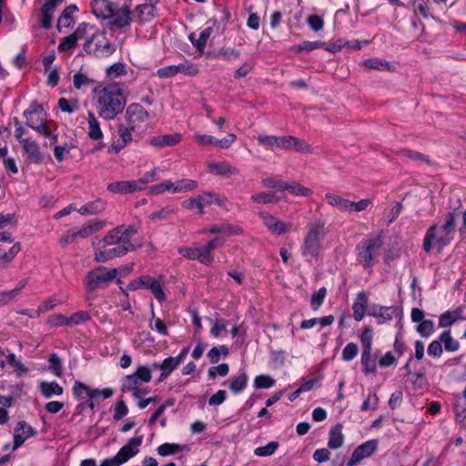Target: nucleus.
<instances>
[{
  "label": "nucleus",
  "mask_w": 466,
  "mask_h": 466,
  "mask_svg": "<svg viewBox=\"0 0 466 466\" xmlns=\"http://www.w3.org/2000/svg\"><path fill=\"white\" fill-rule=\"evenodd\" d=\"M135 226L126 227L120 225L109 230L104 238L93 247L95 248L94 260L105 263L116 258L123 257L129 251L136 250L141 245L132 243L131 238L137 234Z\"/></svg>",
  "instance_id": "nucleus-1"
},
{
  "label": "nucleus",
  "mask_w": 466,
  "mask_h": 466,
  "mask_svg": "<svg viewBox=\"0 0 466 466\" xmlns=\"http://www.w3.org/2000/svg\"><path fill=\"white\" fill-rule=\"evenodd\" d=\"M96 110L104 119H113L120 114L127 103L123 89L117 84L108 85L96 91Z\"/></svg>",
  "instance_id": "nucleus-2"
},
{
  "label": "nucleus",
  "mask_w": 466,
  "mask_h": 466,
  "mask_svg": "<svg viewBox=\"0 0 466 466\" xmlns=\"http://www.w3.org/2000/svg\"><path fill=\"white\" fill-rule=\"evenodd\" d=\"M325 225V220L320 218L308 224L307 233L301 247L303 256L319 258L321 250L320 240L326 235Z\"/></svg>",
  "instance_id": "nucleus-3"
},
{
  "label": "nucleus",
  "mask_w": 466,
  "mask_h": 466,
  "mask_svg": "<svg viewBox=\"0 0 466 466\" xmlns=\"http://www.w3.org/2000/svg\"><path fill=\"white\" fill-rule=\"evenodd\" d=\"M123 392L127 400H133L135 401L134 404L139 408H145L150 404H158V397H147L148 392L135 374L128 375L125 378Z\"/></svg>",
  "instance_id": "nucleus-4"
},
{
  "label": "nucleus",
  "mask_w": 466,
  "mask_h": 466,
  "mask_svg": "<svg viewBox=\"0 0 466 466\" xmlns=\"http://www.w3.org/2000/svg\"><path fill=\"white\" fill-rule=\"evenodd\" d=\"M117 268L107 269L105 267H98L87 272L85 277V289L88 293L103 288L112 282L117 276Z\"/></svg>",
  "instance_id": "nucleus-5"
},
{
  "label": "nucleus",
  "mask_w": 466,
  "mask_h": 466,
  "mask_svg": "<svg viewBox=\"0 0 466 466\" xmlns=\"http://www.w3.org/2000/svg\"><path fill=\"white\" fill-rule=\"evenodd\" d=\"M73 391L77 398L84 399L87 397L89 399L87 401L88 408H94L96 404H98L99 400H106L113 395V390L110 388L92 389L80 381L75 382Z\"/></svg>",
  "instance_id": "nucleus-6"
},
{
  "label": "nucleus",
  "mask_w": 466,
  "mask_h": 466,
  "mask_svg": "<svg viewBox=\"0 0 466 466\" xmlns=\"http://www.w3.org/2000/svg\"><path fill=\"white\" fill-rule=\"evenodd\" d=\"M143 441V435L131 438L128 442L121 447L117 453L110 458H106L108 466H121L135 457L139 450L137 449Z\"/></svg>",
  "instance_id": "nucleus-7"
},
{
  "label": "nucleus",
  "mask_w": 466,
  "mask_h": 466,
  "mask_svg": "<svg viewBox=\"0 0 466 466\" xmlns=\"http://www.w3.org/2000/svg\"><path fill=\"white\" fill-rule=\"evenodd\" d=\"M382 241L380 237L370 238L358 247V261L368 268L372 266V258L380 248Z\"/></svg>",
  "instance_id": "nucleus-8"
},
{
  "label": "nucleus",
  "mask_w": 466,
  "mask_h": 466,
  "mask_svg": "<svg viewBox=\"0 0 466 466\" xmlns=\"http://www.w3.org/2000/svg\"><path fill=\"white\" fill-rule=\"evenodd\" d=\"M149 114L139 104L133 103L126 110V118L131 129L140 128L146 125Z\"/></svg>",
  "instance_id": "nucleus-9"
},
{
  "label": "nucleus",
  "mask_w": 466,
  "mask_h": 466,
  "mask_svg": "<svg viewBox=\"0 0 466 466\" xmlns=\"http://www.w3.org/2000/svg\"><path fill=\"white\" fill-rule=\"evenodd\" d=\"M157 3V0H149L148 2L137 5L132 10L133 22L144 24L151 21L155 17Z\"/></svg>",
  "instance_id": "nucleus-10"
},
{
  "label": "nucleus",
  "mask_w": 466,
  "mask_h": 466,
  "mask_svg": "<svg viewBox=\"0 0 466 466\" xmlns=\"http://www.w3.org/2000/svg\"><path fill=\"white\" fill-rule=\"evenodd\" d=\"M378 449V441L370 440L358 446L352 452L350 459L347 462V466H356L363 459L371 456Z\"/></svg>",
  "instance_id": "nucleus-11"
},
{
  "label": "nucleus",
  "mask_w": 466,
  "mask_h": 466,
  "mask_svg": "<svg viewBox=\"0 0 466 466\" xmlns=\"http://www.w3.org/2000/svg\"><path fill=\"white\" fill-rule=\"evenodd\" d=\"M193 138L200 146L213 145L219 148H228L237 140V136L230 133L223 139H217L210 135L195 134Z\"/></svg>",
  "instance_id": "nucleus-12"
},
{
  "label": "nucleus",
  "mask_w": 466,
  "mask_h": 466,
  "mask_svg": "<svg viewBox=\"0 0 466 466\" xmlns=\"http://www.w3.org/2000/svg\"><path fill=\"white\" fill-rule=\"evenodd\" d=\"M110 24L118 28L128 26L132 20V11L127 5L117 6L116 5L113 8L112 15L108 17Z\"/></svg>",
  "instance_id": "nucleus-13"
},
{
  "label": "nucleus",
  "mask_w": 466,
  "mask_h": 466,
  "mask_svg": "<svg viewBox=\"0 0 466 466\" xmlns=\"http://www.w3.org/2000/svg\"><path fill=\"white\" fill-rule=\"evenodd\" d=\"M36 434V431L25 421L20 420L14 428L13 451L18 449L27 439Z\"/></svg>",
  "instance_id": "nucleus-14"
},
{
  "label": "nucleus",
  "mask_w": 466,
  "mask_h": 466,
  "mask_svg": "<svg viewBox=\"0 0 466 466\" xmlns=\"http://www.w3.org/2000/svg\"><path fill=\"white\" fill-rule=\"evenodd\" d=\"M208 167L210 173L224 178H230L240 173V170L237 167L232 166L227 161L211 162L208 164Z\"/></svg>",
  "instance_id": "nucleus-15"
},
{
  "label": "nucleus",
  "mask_w": 466,
  "mask_h": 466,
  "mask_svg": "<svg viewBox=\"0 0 466 466\" xmlns=\"http://www.w3.org/2000/svg\"><path fill=\"white\" fill-rule=\"evenodd\" d=\"M24 116L26 118V125L34 129L35 127L38 126L45 119L44 108L41 105L32 103L24 112Z\"/></svg>",
  "instance_id": "nucleus-16"
},
{
  "label": "nucleus",
  "mask_w": 466,
  "mask_h": 466,
  "mask_svg": "<svg viewBox=\"0 0 466 466\" xmlns=\"http://www.w3.org/2000/svg\"><path fill=\"white\" fill-rule=\"evenodd\" d=\"M21 145L30 162L39 164L43 161L44 155L40 151L36 141L28 138L27 140H22Z\"/></svg>",
  "instance_id": "nucleus-17"
},
{
  "label": "nucleus",
  "mask_w": 466,
  "mask_h": 466,
  "mask_svg": "<svg viewBox=\"0 0 466 466\" xmlns=\"http://www.w3.org/2000/svg\"><path fill=\"white\" fill-rule=\"evenodd\" d=\"M181 139L182 136L180 133H174L154 137L149 139L148 143L150 146L154 147L162 148L166 147H174L177 145L181 141Z\"/></svg>",
  "instance_id": "nucleus-18"
},
{
  "label": "nucleus",
  "mask_w": 466,
  "mask_h": 466,
  "mask_svg": "<svg viewBox=\"0 0 466 466\" xmlns=\"http://www.w3.org/2000/svg\"><path fill=\"white\" fill-rule=\"evenodd\" d=\"M178 253L183 256L186 258L192 259V260H198L200 263L208 265L210 264V258L208 256H206L203 248H186L182 247L178 248Z\"/></svg>",
  "instance_id": "nucleus-19"
},
{
  "label": "nucleus",
  "mask_w": 466,
  "mask_h": 466,
  "mask_svg": "<svg viewBox=\"0 0 466 466\" xmlns=\"http://www.w3.org/2000/svg\"><path fill=\"white\" fill-rule=\"evenodd\" d=\"M115 5L116 4L109 0H94L92 2V11L96 17L107 19L112 15Z\"/></svg>",
  "instance_id": "nucleus-20"
},
{
  "label": "nucleus",
  "mask_w": 466,
  "mask_h": 466,
  "mask_svg": "<svg viewBox=\"0 0 466 466\" xmlns=\"http://www.w3.org/2000/svg\"><path fill=\"white\" fill-rule=\"evenodd\" d=\"M105 225L104 220L93 219L84 224L80 228H75V233L76 238H86L101 230Z\"/></svg>",
  "instance_id": "nucleus-21"
},
{
  "label": "nucleus",
  "mask_w": 466,
  "mask_h": 466,
  "mask_svg": "<svg viewBox=\"0 0 466 466\" xmlns=\"http://www.w3.org/2000/svg\"><path fill=\"white\" fill-rule=\"evenodd\" d=\"M325 198L327 203L333 208H337L339 210L342 212H351L352 211V204L351 201L342 198L341 196L329 192L325 194Z\"/></svg>",
  "instance_id": "nucleus-22"
},
{
  "label": "nucleus",
  "mask_w": 466,
  "mask_h": 466,
  "mask_svg": "<svg viewBox=\"0 0 466 466\" xmlns=\"http://www.w3.org/2000/svg\"><path fill=\"white\" fill-rule=\"evenodd\" d=\"M107 190L113 193H133L136 191H140L139 187L136 180L131 181H118L110 183L107 185Z\"/></svg>",
  "instance_id": "nucleus-23"
},
{
  "label": "nucleus",
  "mask_w": 466,
  "mask_h": 466,
  "mask_svg": "<svg viewBox=\"0 0 466 466\" xmlns=\"http://www.w3.org/2000/svg\"><path fill=\"white\" fill-rule=\"evenodd\" d=\"M289 137H275V136H258V141L264 146L273 147L274 146L282 149L289 150Z\"/></svg>",
  "instance_id": "nucleus-24"
},
{
  "label": "nucleus",
  "mask_w": 466,
  "mask_h": 466,
  "mask_svg": "<svg viewBox=\"0 0 466 466\" xmlns=\"http://www.w3.org/2000/svg\"><path fill=\"white\" fill-rule=\"evenodd\" d=\"M462 308L459 307L453 311H446L440 316L439 326L446 328L451 326L457 320L462 319Z\"/></svg>",
  "instance_id": "nucleus-25"
},
{
  "label": "nucleus",
  "mask_w": 466,
  "mask_h": 466,
  "mask_svg": "<svg viewBox=\"0 0 466 466\" xmlns=\"http://www.w3.org/2000/svg\"><path fill=\"white\" fill-rule=\"evenodd\" d=\"M341 424H337L329 433L328 447L332 450L340 448L344 442V436L341 432Z\"/></svg>",
  "instance_id": "nucleus-26"
},
{
  "label": "nucleus",
  "mask_w": 466,
  "mask_h": 466,
  "mask_svg": "<svg viewBox=\"0 0 466 466\" xmlns=\"http://www.w3.org/2000/svg\"><path fill=\"white\" fill-rule=\"evenodd\" d=\"M368 303V297L365 292H360L357 296V300L352 306L353 317L355 320L360 321L365 314L366 307Z\"/></svg>",
  "instance_id": "nucleus-27"
},
{
  "label": "nucleus",
  "mask_w": 466,
  "mask_h": 466,
  "mask_svg": "<svg viewBox=\"0 0 466 466\" xmlns=\"http://www.w3.org/2000/svg\"><path fill=\"white\" fill-rule=\"evenodd\" d=\"M283 190H288L289 192L300 197H310L313 194V191L304 187L302 184L299 182H284L281 186Z\"/></svg>",
  "instance_id": "nucleus-28"
},
{
  "label": "nucleus",
  "mask_w": 466,
  "mask_h": 466,
  "mask_svg": "<svg viewBox=\"0 0 466 466\" xmlns=\"http://www.w3.org/2000/svg\"><path fill=\"white\" fill-rule=\"evenodd\" d=\"M76 11H77V6L76 5H68L64 9L57 22V28L59 30L62 26L69 27L74 24L73 14Z\"/></svg>",
  "instance_id": "nucleus-29"
},
{
  "label": "nucleus",
  "mask_w": 466,
  "mask_h": 466,
  "mask_svg": "<svg viewBox=\"0 0 466 466\" xmlns=\"http://www.w3.org/2000/svg\"><path fill=\"white\" fill-rule=\"evenodd\" d=\"M209 232L213 234H224L226 236L238 235L242 229L237 225L222 224L214 225L209 228Z\"/></svg>",
  "instance_id": "nucleus-30"
},
{
  "label": "nucleus",
  "mask_w": 466,
  "mask_h": 466,
  "mask_svg": "<svg viewBox=\"0 0 466 466\" xmlns=\"http://www.w3.org/2000/svg\"><path fill=\"white\" fill-rule=\"evenodd\" d=\"M88 137L93 140H97L103 137L99 123L91 111L88 112Z\"/></svg>",
  "instance_id": "nucleus-31"
},
{
  "label": "nucleus",
  "mask_w": 466,
  "mask_h": 466,
  "mask_svg": "<svg viewBox=\"0 0 466 466\" xmlns=\"http://www.w3.org/2000/svg\"><path fill=\"white\" fill-rule=\"evenodd\" d=\"M187 445H181L177 443L165 442L159 445L157 449V453L163 457L173 455L184 451Z\"/></svg>",
  "instance_id": "nucleus-32"
},
{
  "label": "nucleus",
  "mask_w": 466,
  "mask_h": 466,
  "mask_svg": "<svg viewBox=\"0 0 466 466\" xmlns=\"http://www.w3.org/2000/svg\"><path fill=\"white\" fill-rule=\"evenodd\" d=\"M198 187V183L192 179H182L173 183V192L180 193V192H188L193 191Z\"/></svg>",
  "instance_id": "nucleus-33"
},
{
  "label": "nucleus",
  "mask_w": 466,
  "mask_h": 466,
  "mask_svg": "<svg viewBox=\"0 0 466 466\" xmlns=\"http://www.w3.org/2000/svg\"><path fill=\"white\" fill-rule=\"evenodd\" d=\"M40 390L43 395L46 398H50L52 395H61L63 389L56 382H46L40 383Z\"/></svg>",
  "instance_id": "nucleus-34"
},
{
  "label": "nucleus",
  "mask_w": 466,
  "mask_h": 466,
  "mask_svg": "<svg viewBox=\"0 0 466 466\" xmlns=\"http://www.w3.org/2000/svg\"><path fill=\"white\" fill-rule=\"evenodd\" d=\"M360 342L362 346V352H364V358L367 359L369 352H371V342H372V329L370 327H366L360 336Z\"/></svg>",
  "instance_id": "nucleus-35"
},
{
  "label": "nucleus",
  "mask_w": 466,
  "mask_h": 466,
  "mask_svg": "<svg viewBox=\"0 0 466 466\" xmlns=\"http://www.w3.org/2000/svg\"><path fill=\"white\" fill-rule=\"evenodd\" d=\"M248 377L245 372L232 378L229 380V389L235 393H238L243 390L247 385Z\"/></svg>",
  "instance_id": "nucleus-36"
},
{
  "label": "nucleus",
  "mask_w": 466,
  "mask_h": 466,
  "mask_svg": "<svg viewBox=\"0 0 466 466\" xmlns=\"http://www.w3.org/2000/svg\"><path fill=\"white\" fill-rule=\"evenodd\" d=\"M21 250V244L20 242H15L14 245L9 248L7 252H4L0 249V261H2L4 264H9L14 260V258L16 257V255Z\"/></svg>",
  "instance_id": "nucleus-37"
},
{
  "label": "nucleus",
  "mask_w": 466,
  "mask_h": 466,
  "mask_svg": "<svg viewBox=\"0 0 466 466\" xmlns=\"http://www.w3.org/2000/svg\"><path fill=\"white\" fill-rule=\"evenodd\" d=\"M440 340L444 344V348L447 351H456L459 349V342L452 339L451 331L446 330L440 336Z\"/></svg>",
  "instance_id": "nucleus-38"
},
{
  "label": "nucleus",
  "mask_w": 466,
  "mask_h": 466,
  "mask_svg": "<svg viewBox=\"0 0 466 466\" xmlns=\"http://www.w3.org/2000/svg\"><path fill=\"white\" fill-rule=\"evenodd\" d=\"M279 444L278 441H269L264 446L257 447L254 450V454L259 457H267L275 453Z\"/></svg>",
  "instance_id": "nucleus-39"
},
{
  "label": "nucleus",
  "mask_w": 466,
  "mask_h": 466,
  "mask_svg": "<svg viewBox=\"0 0 466 466\" xmlns=\"http://www.w3.org/2000/svg\"><path fill=\"white\" fill-rule=\"evenodd\" d=\"M251 199L255 203L258 204H269L273 202H279V198L271 192H261L251 196Z\"/></svg>",
  "instance_id": "nucleus-40"
},
{
  "label": "nucleus",
  "mask_w": 466,
  "mask_h": 466,
  "mask_svg": "<svg viewBox=\"0 0 466 466\" xmlns=\"http://www.w3.org/2000/svg\"><path fill=\"white\" fill-rule=\"evenodd\" d=\"M460 216V211L454 209L449 212L445 218V223L441 227L442 232L454 233L455 231V219Z\"/></svg>",
  "instance_id": "nucleus-41"
},
{
  "label": "nucleus",
  "mask_w": 466,
  "mask_h": 466,
  "mask_svg": "<svg viewBox=\"0 0 466 466\" xmlns=\"http://www.w3.org/2000/svg\"><path fill=\"white\" fill-rule=\"evenodd\" d=\"M7 364L11 366L14 370V371L18 375H24L28 372V369L21 363L19 360L15 359V354L11 353L7 356Z\"/></svg>",
  "instance_id": "nucleus-42"
},
{
  "label": "nucleus",
  "mask_w": 466,
  "mask_h": 466,
  "mask_svg": "<svg viewBox=\"0 0 466 466\" xmlns=\"http://www.w3.org/2000/svg\"><path fill=\"white\" fill-rule=\"evenodd\" d=\"M363 66L370 69L390 70V64L379 58H370L363 62Z\"/></svg>",
  "instance_id": "nucleus-43"
},
{
  "label": "nucleus",
  "mask_w": 466,
  "mask_h": 466,
  "mask_svg": "<svg viewBox=\"0 0 466 466\" xmlns=\"http://www.w3.org/2000/svg\"><path fill=\"white\" fill-rule=\"evenodd\" d=\"M49 370L57 377H61L62 376V370H63V366H62V361L60 360V358L53 353L49 356Z\"/></svg>",
  "instance_id": "nucleus-44"
},
{
  "label": "nucleus",
  "mask_w": 466,
  "mask_h": 466,
  "mask_svg": "<svg viewBox=\"0 0 466 466\" xmlns=\"http://www.w3.org/2000/svg\"><path fill=\"white\" fill-rule=\"evenodd\" d=\"M224 245V239L221 238H216L210 240L204 248L203 250L206 256L210 258V263L214 260L212 250Z\"/></svg>",
  "instance_id": "nucleus-45"
},
{
  "label": "nucleus",
  "mask_w": 466,
  "mask_h": 466,
  "mask_svg": "<svg viewBox=\"0 0 466 466\" xmlns=\"http://www.w3.org/2000/svg\"><path fill=\"white\" fill-rule=\"evenodd\" d=\"M213 29L212 26H208L205 28L199 35V37L193 42V45L200 51H202L207 44L208 39L209 38Z\"/></svg>",
  "instance_id": "nucleus-46"
},
{
  "label": "nucleus",
  "mask_w": 466,
  "mask_h": 466,
  "mask_svg": "<svg viewBox=\"0 0 466 466\" xmlns=\"http://www.w3.org/2000/svg\"><path fill=\"white\" fill-rule=\"evenodd\" d=\"M182 207L187 210H192V209L197 208L198 210V214H200V215L204 214V210H202L200 198H199L198 195L183 201Z\"/></svg>",
  "instance_id": "nucleus-47"
},
{
  "label": "nucleus",
  "mask_w": 466,
  "mask_h": 466,
  "mask_svg": "<svg viewBox=\"0 0 466 466\" xmlns=\"http://www.w3.org/2000/svg\"><path fill=\"white\" fill-rule=\"evenodd\" d=\"M179 364V360L173 357H169L164 360V361L158 366L159 369L164 371V375H168L173 371Z\"/></svg>",
  "instance_id": "nucleus-48"
},
{
  "label": "nucleus",
  "mask_w": 466,
  "mask_h": 466,
  "mask_svg": "<svg viewBox=\"0 0 466 466\" xmlns=\"http://www.w3.org/2000/svg\"><path fill=\"white\" fill-rule=\"evenodd\" d=\"M327 294V289L325 288H320L319 290L315 291L311 296V306L314 310H317L324 301V299Z\"/></svg>",
  "instance_id": "nucleus-49"
},
{
  "label": "nucleus",
  "mask_w": 466,
  "mask_h": 466,
  "mask_svg": "<svg viewBox=\"0 0 466 466\" xmlns=\"http://www.w3.org/2000/svg\"><path fill=\"white\" fill-rule=\"evenodd\" d=\"M452 234L453 233H447V232H442V230L441 229V235L439 237H435V245L437 246L438 248V251H441V249L448 246L451 240H452Z\"/></svg>",
  "instance_id": "nucleus-50"
},
{
  "label": "nucleus",
  "mask_w": 466,
  "mask_h": 466,
  "mask_svg": "<svg viewBox=\"0 0 466 466\" xmlns=\"http://www.w3.org/2000/svg\"><path fill=\"white\" fill-rule=\"evenodd\" d=\"M434 329V324L430 319L422 320L417 327V331L421 337H429Z\"/></svg>",
  "instance_id": "nucleus-51"
},
{
  "label": "nucleus",
  "mask_w": 466,
  "mask_h": 466,
  "mask_svg": "<svg viewBox=\"0 0 466 466\" xmlns=\"http://www.w3.org/2000/svg\"><path fill=\"white\" fill-rule=\"evenodd\" d=\"M177 72L183 73L187 76H196L198 73V66L192 63H184L177 65Z\"/></svg>",
  "instance_id": "nucleus-52"
},
{
  "label": "nucleus",
  "mask_w": 466,
  "mask_h": 466,
  "mask_svg": "<svg viewBox=\"0 0 466 466\" xmlns=\"http://www.w3.org/2000/svg\"><path fill=\"white\" fill-rule=\"evenodd\" d=\"M34 129L37 131L40 135H43L44 137H50L53 142H56L57 136L52 135V131L50 129V127L47 125L46 118L42 120L38 126L35 127Z\"/></svg>",
  "instance_id": "nucleus-53"
},
{
  "label": "nucleus",
  "mask_w": 466,
  "mask_h": 466,
  "mask_svg": "<svg viewBox=\"0 0 466 466\" xmlns=\"http://www.w3.org/2000/svg\"><path fill=\"white\" fill-rule=\"evenodd\" d=\"M58 106L63 112L73 113L78 108L76 100H67L64 97L58 100Z\"/></svg>",
  "instance_id": "nucleus-54"
},
{
  "label": "nucleus",
  "mask_w": 466,
  "mask_h": 466,
  "mask_svg": "<svg viewBox=\"0 0 466 466\" xmlns=\"http://www.w3.org/2000/svg\"><path fill=\"white\" fill-rule=\"evenodd\" d=\"M358 351H359V348H358L357 344L350 342V343L347 344L346 347L343 349L342 359L345 361H350L357 356Z\"/></svg>",
  "instance_id": "nucleus-55"
},
{
  "label": "nucleus",
  "mask_w": 466,
  "mask_h": 466,
  "mask_svg": "<svg viewBox=\"0 0 466 466\" xmlns=\"http://www.w3.org/2000/svg\"><path fill=\"white\" fill-rule=\"evenodd\" d=\"M173 188V182L167 180L162 183L154 185L150 187L149 193L152 195H159L165 191L170 190Z\"/></svg>",
  "instance_id": "nucleus-56"
},
{
  "label": "nucleus",
  "mask_w": 466,
  "mask_h": 466,
  "mask_svg": "<svg viewBox=\"0 0 466 466\" xmlns=\"http://www.w3.org/2000/svg\"><path fill=\"white\" fill-rule=\"evenodd\" d=\"M147 289H150L152 294L158 301H164L166 299V295L162 290L159 281H157V279H154V280L152 281V283H150V286Z\"/></svg>",
  "instance_id": "nucleus-57"
},
{
  "label": "nucleus",
  "mask_w": 466,
  "mask_h": 466,
  "mask_svg": "<svg viewBox=\"0 0 466 466\" xmlns=\"http://www.w3.org/2000/svg\"><path fill=\"white\" fill-rule=\"evenodd\" d=\"M218 56L224 59L230 60L238 58L240 56V52L235 48L222 47L218 52Z\"/></svg>",
  "instance_id": "nucleus-58"
},
{
  "label": "nucleus",
  "mask_w": 466,
  "mask_h": 466,
  "mask_svg": "<svg viewBox=\"0 0 466 466\" xmlns=\"http://www.w3.org/2000/svg\"><path fill=\"white\" fill-rule=\"evenodd\" d=\"M90 319V315L87 311H78L68 318V325L71 324H81L87 321Z\"/></svg>",
  "instance_id": "nucleus-59"
},
{
  "label": "nucleus",
  "mask_w": 466,
  "mask_h": 466,
  "mask_svg": "<svg viewBox=\"0 0 466 466\" xmlns=\"http://www.w3.org/2000/svg\"><path fill=\"white\" fill-rule=\"evenodd\" d=\"M200 198V203L202 209L205 206H210L214 203H218V205H221L220 200L217 198L216 195L211 194L210 192H205L202 195H198Z\"/></svg>",
  "instance_id": "nucleus-60"
},
{
  "label": "nucleus",
  "mask_w": 466,
  "mask_h": 466,
  "mask_svg": "<svg viewBox=\"0 0 466 466\" xmlns=\"http://www.w3.org/2000/svg\"><path fill=\"white\" fill-rule=\"evenodd\" d=\"M436 230L437 226L433 225L427 231V234L423 241V248L426 252H429L431 249V242L436 237Z\"/></svg>",
  "instance_id": "nucleus-61"
},
{
  "label": "nucleus",
  "mask_w": 466,
  "mask_h": 466,
  "mask_svg": "<svg viewBox=\"0 0 466 466\" xmlns=\"http://www.w3.org/2000/svg\"><path fill=\"white\" fill-rule=\"evenodd\" d=\"M307 22L309 27L315 32L321 30L324 25L323 19L317 15H309L307 19Z\"/></svg>",
  "instance_id": "nucleus-62"
},
{
  "label": "nucleus",
  "mask_w": 466,
  "mask_h": 466,
  "mask_svg": "<svg viewBox=\"0 0 466 466\" xmlns=\"http://www.w3.org/2000/svg\"><path fill=\"white\" fill-rule=\"evenodd\" d=\"M88 208H89V214L91 215H96L102 213L106 206V202L102 199H97L93 202H89Z\"/></svg>",
  "instance_id": "nucleus-63"
},
{
  "label": "nucleus",
  "mask_w": 466,
  "mask_h": 466,
  "mask_svg": "<svg viewBox=\"0 0 466 466\" xmlns=\"http://www.w3.org/2000/svg\"><path fill=\"white\" fill-rule=\"evenodd\" d=\"M137 379L144 384L151 380V370L146 366H139L134 373Z\"/></svg>",
  "instance_id": "nucleus-64"
}]
</instances>
